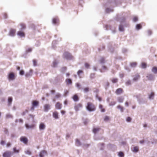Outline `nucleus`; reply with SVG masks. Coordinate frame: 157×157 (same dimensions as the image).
<instances>
[{"mask_svg":"<svg viewBox=\"0 0 157 157\" xmlns=\"http://www.w3.org/2000/svg\"><path fill=\"white\" fill-rule=\"evenodd\" d=\"M138 17H137L136 16L134 17L133 18V21L135 22L137 21H138Z\"/></svg>","mask_w":157,"mask_h":157,"instance_id":"43","label":"nucleus"},{"mask_svg":"<svg viewBox=\"0 0 157 157\" xmlns=\"http://www.w3.org/2000/svg\"><path fill=\"white\" fill-rule=\"evenodd\" d=\"M123 92V90L121 88H120L117 89L115 93L117 95H119L122 93Z\"/></svg>","mask_w":157,"mask_h":157,"instance_id":"6","label":"nucleus"},{"mask_svg":"<svg viewBox=\"0 0 157 157\" xmlns=\"http://www.w3.org/2000/svg\"><path fill=\"white\" fill-rule=\"evenodd\" d=\"M85 67L87 68H88L89 67H90L89 64L87 63H85Z\"/></svg>","mask_w":157,"mask_h":157,"instance_id":"50","label":"nucleus"},{"mask_svg":"<svg viewBox=\"0 0 157 157\" xmlns=\"http://www.w3.org/2000/svg\"><path fill=\"white\" fill-rule=\"evenodd\" d=\"M147 67V64L144 63H143L141 64V67L143 68H145Z\"/></svg>","mask_w":157,"mask_h":157,"instance_id":"38","label":"nucleus"},{"mask_svg":"<svg viewBox=\"0 0 157 157\" xmlns=\"http://www.w3.org/2000/svg\"><path fill=\"white\" fill-rule=\"evenodd\" d=\"M117 108L119 109L121 112H123L124 111L123 107L121 106L120 105H118L117 106Z\"/></svg>","mask_w":157,"mask_h":157,"instance_id":"22","label":"nucleus"},{"mask_svg":"<svg viewBox=\"0 0 157 157\" xmlns=\"http://www.w3.org/2000/svg\"><path fill=\"white\" fill-rule=\"evenodd\" d=\"M109 120V117L107 116H106L105 117V118L104 119V121H107Z\"/></svg>","mask_w":157,"mask_h":157,"instance_id":"44","label":"nucleus"},{"mask_svg":"<svg viewBox=\"0 0 157 157\" xmlns=\"http://www.w3.org/2000/svg\"><path fill=\"white\" fill-rule=\"evenodd\" d=\"M50 109V105L48 104H45L44 105V110L45 112H47Z\"/></svg>","mask_w":157,"mask_h":157,"instance_id":"7","label":"nucleus"},{"mask_svg":"<svg viewBox=\"0 0 157 157\" xmlns=\"http://www.w3.org/2000/svg\"><path fill=\"white\" fill-rule=\"evenodd\" d=\"M64 57L67 59H71L73 58L72 56L69 53L66 52L64 53Z\"/></svg>","mask_w":157,"mask_h":157,"instance_id":"2","label":"nucleus"},{"mask_svg":"<svg viewBox=\"0 0 157 157\" xmlns=\"http://www.w3.org/2000/svg\"><path fill=\"white\" fill-rule=\"evenodd\" d=\"M118 155L120 157H124V154L122 152H119Z\"/></svg>","mask_w":157,"mask_h":157,"instance_id":"36","label":"nucleus"},{"mask_svg":"<svg viewBox=\"0 0 157 157\" xmlns=\"http://www.w3.org/2000/svg\"><path fill=\"white\" fill-rule=\"evenodd\" d=\"M55 107L57 109H60L62 107V104L59 102H57L55 105Z\"/></svg>","mask_w":157,"mask_h":157,"instance_id":"10","label":"nucleus"},{"mask_svg":"<svg viewBox=\"0 0 157 157\" xmlns=\"http://www.w3.org/2000/svg\"><path fill=\"white\" fill-rule=\"evenodd\" d=\"M59 21V19L57 17H55L52 19V23L55 24H58Z\"/></svg>","mask_w":157,"mask_h":157,"instance_id":"14","label":"nucleus"},{"mask_svg":"<svg viewBox=\"0 0 157 157\" xmlns=\"http://www.w3.org/2000/svg\"><path fill=\"white\" fill-rule=\"evenodd\" d=\"M154 95V93L153 92H152L151 94L149 95V98L150 99H152L153 98Z\"/></svg>","mask_w":157,"mask_h":157,"instance_id":"29","label":"nucleus"},{"mask_svg":"<svg viewBox=\"0 0 157 157\" xmlns=\"http://www.w3.org/2000/svg\"><path fill=\"white\" fill-rule=\"evenodd\" d=\"M17 34L19 36L22 37L23 36H25V33L22 32L21 31H18L17 33Z\"/></svg>","mask_w":157,"mask_h":157,"instance_id":"19","label":"nucleus"},{"mask_svg":"<svg viewBox=\"0 0 157 157\" xmlns=\"http://www.w3.org/2000/svg\"><path fill=\"white\" fill-rule=\"evenodd\" d=\"M62 69L63 71H65L67 69V67H63L62 68Z\"/></svg>","mask_w":157,"mask_h":157,"instance_id":"59","label":"nucleus"},{"mask_svg":"<svg viewBox=\"0 0 157 157\" xmlns=\"http://www.w3.org/2000/svg\"><path fill=\"white\" fill-rule=\"evenodd\" d=\"M5 142L4 140H2L0 142V144L1 145H3L5 144Z\"/></svg>","mask_w":157,"mask_h":157,"instance_id":"55","label":"nucleus"},{"mask_svg":"<svg viewBox=\"0 0 157 157\" xmlns=\"http://www.w3.org/2000/svg\"><path fill=\"white\" fill-rule=\"evenodd\" d=\"M15 78V76L13 72L10 73L8 75V79L10 80H13Z\"/></svg>","mask_w":157,"mask_h":157,"instance_id":"9","label":"nucleus"},{"mask_svg":"<svg viewBox=\"0 0 157 157\" xmlns=\"http://www.w3.org/2000/svg\"><path fill=\"white\" fill-rule=\"evenodd\" d=\"M33 62L34 65L36 66V60L34 59L33 60Z\"/></svg>","mask_w":157,"mask_h":157,"instance_id":"58","label":"nucleus"},{"mask_svg":"<svg viewBox=\"0 0 157 157\" xmlns=\"http://www.w3.org/2000/svg\"><path fill=\"white\" fill-rule=\"evenodd\" d=\"M28 112V111L27 110H26L25 111L23 112L22 113V115H24L26 113H27Z\"/></svg>","mask_w":157,"mask_h":157,"instance_id":"57","label":"nucleus"},{"mask_svg":"<svg viewBox=\"0 0 157 157\" xmlns=\"http://www.w3.org/2000/svg\"><path fill=\"white\" fill-rule=\"evenodd\" d=\"M65 81H66V82L67 83V84H71L72 83V82L71 80L70 79H69V78L67 79Z\"/></svg>","mask_w":157,"mask_h":157,"instance_id":"20","label":"nucleus"},{"mask_svg":"<svg viewBox=\"0 0 157 157\" xmlns=\"http://www.w3.org/2000/svg\"><path fill=\"white\" fill-rule=\"evenodd\" d=\"M111 81L113 83H117L118 81V79L116 78H113L111 79Z\"/></svg>","mask_w":157,"mask_h":157,"instance_id":"25","label":"nucleus"},{"mask_svg":"<svg viewBox=\"0 0 157 157\" xmlns=\"http://www.w3.org/2000/svg\"><path fill=\"white\" fill-rule=\"evenodd\" d=\"M25 126L27 129H29V128H31L33 127V125H32L30 126H29V125L27 124H25Z\"/></svg>","mask_w":157,"mask_h":157,"instance_id":"46","label":"nucleus"},{"mask_svg":"<svg viewBox=\"0 0 157 157\" xmlns=\"http://www.w3.org/2000/svg\"><path fill=\"white\" fill-rule=\"evenodd\" d=\"M3 16L4 18L5 19H6L7 17V15L6 13H3Z\"/></svg>","mask_w":157,"mask_h":157,"instance_id":"51","label":"nucleus"},{"mask_svg":"<svg viewBox=\"0 0 157 157\" xmlns=\"http://www.w3.org/2000/svg\"><path fill=\"white\" fill-rule=\"evenodd\" d=\"M13 149L14 153H18L19 152V150L17 149L16 147H14Z\"/></svg>","mask_w":157,"mask_h":157,"instance_id":"42","label":"nucleus"},{"mask_svg":"<svg viewBox=\"0 0 157 157\" xmlns=\"http://www.w3.org/2000/svg\"><path fill=\"white\" fill-rule=\"evenodd\" d=\"M12 153L10 151H7L3 154V157H11Z\"/></svg>","mask_w":157,"mask_h":157,"instance_id":"4","label":"nucleus"},{"mask_svg":"<svg viewBox=\"0 0 157 157\" xmlns=\"http://www.w3.org/2000/svg\"><path fill=\"white\" fill-rule=\"evenodd\" d=\"M147 34L148 35H150L152 33V32L151 30H148V31H147Z\"/></svg>","mask_w":157,"mask_h":157,"instance_id":"61","label":"nucleus"},{"mask_svg":"<svg viewBox=\"0 0 157 157\" xmlns=\"http://www.w3.org/2000/svg\"><path fill=\"white\" fill-rule=\"evenodd\" d=\"M82 105L81 103H78L76 104L74 107V108L75 111H78L79 109L82 108Z\"/></svg>","mask_w":157,"mask_h":157,"instance_id":"5","label":"nucleus"},{"mask_svg":"<svg viewBox=\"0 0 157 157\" xmlns=\"http://www.w3.org/2000/svg\"><path fill=\"white\" fill-rule=\"evenodd\" d=\"M32 51V49L31 48H29L26 50V52L28 53L31 52Z\"/></svg>","mask_w":157,"mask_h":157,"instance_id":"56","label":"nucleus"},{"mask_svg":"<svg viewBox=\"0 0 157 157\" xmlns=\"http://www.w3.org/2000/svg\"><path fill=\"white\" fill-rule=\"evenodd\" d=\"M117 100L119 103H122L124 101V98L122 96H120L117 98Z\"/></svg>","mask_w":157,"mask_h":157,"instance_id":"17","label":"nucleus"},{"mask_svg":"<svg viewBox=\"0 0 157 157\" xmlns=\"http://www.w3.org/2000/svg\"><path fill=\"white\" fill-rule=\"evenodd\" d=\"M125 105L126 106H128V103L127 101L125 102Z\"/></svg>","mask_w":157,"mask_h":157,"instance_id":"64","label":"nucleus"},{"mask_svg":"<svg viewBox=\"0 0 157 157\" xmlns=\"http://www.w3.org/2000/svg\"><path fill=\"white\" fill-rule=\"evenodd\" d=\"M146 77L147 78V80H152L153 79V76L151 74L148 75Z\"/></svg>","mask_w":157,"mask_h":157,"instance_id":"18","label":"nucleus"},{"mask_svg":"<svg viewBox=\"0 0 157 157\" xmlns=\"http://www.w3.org/2000/svg\"><path fill=\"white\" fill-rule=\"evenodd\" d=\"M4 132L6 134H8V129H6V128H4Z\"/></svg>","mask_w":157,"mask_h":157,"instance_id":"52","label":"nucleus"},{"mask_svg":"<svg viewBox=\"0 0 157 157\" xmlns=\"http://www.w3.org/2000/svg\"><path fill=\"white\" fill-rule=\"evenodd\" d=\"M39 102L38 101L36 100L33 101L32 102V106L36 107L38 105Z\"/></svg>","mask_w":157,"mask_h":157,"instance_id":"13","label":"nucleus"},{"mask_svg":"<svg viewBox=\"0 0 157 157\" xmlns=\"http://www.w3.org/2000/svg\"><path fill=\"white\" fill-rule=\"evenodd\" d=\"M58 62H57L56 60L54 61L53 62L52 67H56Z\"/></svg>","mask_w":157,"mask_h":157,"instance_id":"32","label":"nucleus"},{"mask_svg":"<svg viewBox=\"0 0 157 157\" xmlns=\"http://www.w3.org/2000/svg\"><path fill=\"white\" fill-rule=\"evenodd\" d=\"M7 147H9L11 145V144L10 142H8L6 144Z\"/></svg>","mask_w":157,"mask_h":157,"instance_id":"60","label":"nucleus"},{"mask_svg":"<svg viewBox=\"0 0 157 157\" xmlns=\"http://www.w3.org/2000/svg\"><path fill=\"white\" fill-rule=\"evenodd\" d=\"M142 28V25L140 24H138L136 25V29L137 30H139Z\"/></svg>","mask_w":157,"mask_h":157,"instance_id":"31","label":"nucleus"},{"mask_svg":"<svg viewBox=\"0 0 157 157\" xmlns=\"http://www.w3.org/2000/svg\"><path fill=\"white\" fill-rule=\"evenodd\" d=\"M47 154V151H42L40 153V157H43L44 155Z\"/></svg>","mask_w":157,"mask_h":157,"instance_id":"16","label":"nucleus"},{"mask_svg":"<svg viewBox=\"0 0 157 157\" xmlns=\"http://www.w3.org/2000/svg\"><path fill=\"white\" fill-rule=\"evenodd\" d=\"M53 117L56 119L59 118L58 113L57 111H55L53 113L52 115Z\"/></svg>","mask_w":157,"mask_h":157,"instance_id":"11","label":"nucleus"},{"mask_svg":"<svg viewBox=\"0 0 157 157\" xmlns=\"http://www.w3.org/2000/svg\"><path fill=\"white\" fill-rule=\"evenodd\" d=\"M89 87H86L83 88V90L85 93H86L89 91Z\"/></svg>","mask_w":157,"mask_h":157,"instance_id":"30","label":"nucleus"},{"mask_svg":"<svg viewBox=\"0 0 157 157\" xmlns=\"http://www.w3.org/2000/svg\"><path fill=\"white\" fill-rule=\"evenodd\" d=\"M32 70H30V73H26V74L25 75V76L26 77H29V76H30L32 75Z\"/></svg>","mask_w":157,"mask_h":157,"instance_id":"35","label":"nucleus"},{"mask_svg":"<svg viewBox=\"0 0 157 157\" xmlns=\"http://www.w3.org/2000/svg\"><path fill=\"white\" fill-rule=\"evenodd\" d=\"M100 62L101 63H103L105 62L104 58L103 57H102L101 58L100 60Z\"/></svg>","mask_w":157,"mask_h":157,"instance_id":"41","label":"nucleus"},{"mask_svg":"<svg viewBox=\"0 0 157 157\" xmlns=\"http://www.w3.org/2000/svg\"><path fill=\"white\" fill-rule=\"evenodd\" d=\"M61 96V94L59 93L55 95V97L56 98H59Z\"/></svg>","mask_w":157,"mask_h":157,"instance_id":"47","label":"nucleus"},{"mask_svg":"<svg viewBox=\"0 0 157 157\" xmlns=\"http://www.w3.org/2000/svg\"><path fill=\"white\" fill-rule=\"evenodd\" d=\"M140 75H136L135 77L133 78V80L134 81H136L140 78Z\"/></svg>","mask_w":157,"mask_h":157,"instance_id":"28","label":"nucleus"},{"mask_svg":"<svg viewBox=\"0 0 157 157\" xmlns=\"http://www.w3.org/2000/svg\"><path fill=\"white\" fill-rule=\"evenodd\" d=\"M16 30L15 29H12L10 30V36H14Z\"/></svg>","mask_w":157,"mask_h":157,"instance_id":"12","label":"nucleus"},{"mask_svg":"<svg viewBox=\"0 0 157 157\" xmlns=\"http://www.w3.org/2000/svg\"><path fill=\"white\" fill-rule=\"evenodd\" d=\"M72 98L75 101H78L79 99L78 96L76 94L74 95L72 97Z\"/></svg>","mask_w":157,"mask_h":157,"instance_id":"15","label":"nucleus"},{"mask_svg":"<svg viewBox=\"0 0 157 157\" xmlns=\"http://www.w3.org/2000/svg\"><path fill=\"white\" fill-rule=\"evenodd\" d=\"M20 25L21 26V29H25L26 28V25L25 24L23 23H21L20 24Z\"/></svg>","mask_w":157,"mask_h":157,"instance_id":"33","label":"nucleus"},{"mask_svg":"<svg viewBox=\"0 0 157 157\" xmlns=\"http://www.w3.org/2000/svg\"><path fill=\"white\" fill-rule=\"evenodd\" d=\"M131 120V118L130 117H128L126 119V121L128 122H130Z\"/></svg>","mask_w":157,"mask_h":157,"instance_id":"53","label":"nucleus"},{"mask_svg":"<svg viewBox=\"0 0 157 157\" xmlns=\"http://www.w3.org/2000/svg\"><path fill=\"white\" fill-rule=\"evenodd\" d=\"M20 140L22 142L25 144H27L28 142V140L27 137L25 136H22L20 137Z\"/></svg>","mask_w":157,"mask_h":157,"instance_id":"3","label":"nucleus"},{"mask_svg":"<svg viewBox=\"0 0 157 157\" xmlns=\"http://www.w3.org/2000/svg\"><path fill=\"white\" fill-rule=\"evenodd\" d=\"M76 86L78 87V89H81L80 85L79 83H76Z\"/></svg>","mask_w":157,"mask_h":157,"instance_id":"49","label":"nucleus"},{"mask_svg":"<svg viewBox=\"0 0 157 157\" xmlns=\"http://www.w3.org/2000/svg\"><path fill=\"white\" fill-rule=\"evenodd\" d=\"M116 104V102L115 101H113L111 102L110 104H111V105H115Z\"/></svg>","mask_w":157,"mask_h":157,"instance_id":"62","label":"nucleus"},{"mask_svg":"<svg viewBox=\"0 0 157 157\" xmlns=\"http://www.w3.org/2000/svg\"><path fill=\"white\" fill-rule=\"evenodd\" d=\"M6 117L7 118H10V117H12V116L10 114H7L6 115Z\"/></svg>","mask_w":157,"mask_h":157,"instance_id":"63","label":"nucleus"},{"mask_svg":"<svg viewBox=\"0 0 157 157\" xmlns=\"http://www.w3.org/2000/svg\"><path fill=\"white\" fill-rule=\"evenodd\" d=\"M152 71L154 73L156 74L157 73V67H154L152 69Z\"/></svg>","mask_w":157,"mask_h":157,"instance_id":"23","label":"nucleus"},{"mask_svg":"<svg viewBox=\"0 0 157 157\" xmlns=\"http://www.w3.org/2000/svg\"><path fill=\"white\" fill-rule=\"evenodd\" d=\"M125 84L127 86L130 85L131 84V81L129 80L126 82Z\"/></svg>","mask_w":157,"mask_h":157,"instance_id":"40","label":"nucleus"},{"mask_svg":"<svg viewBox=\"0 0 157 157\" xmlns=\"http://www.w3.org/2000/svg\"><path fill=\"white\" fill-rule=\"evenodd\" d=\"M76 144L77 146H79L80 145V143L78 139H77L76 140Z\"/></svg>","mask_w":157,"mask_h":157,"instance_id":"39","label":"nucleus"},{"mask_svg":"<svg viewBox=\"0 0 157 157\" xmlns=\"http://www.w3.org/2000/svg\"><path fill=\"white\" fill-rule=\"evenodd\" d=\"M100 129V128H94L93 130V132L95 134L96 133L98 132L99 131V130Z\"/></svg>","mask_w":157,"mask_h":157,"instance_id":"21","label":"nucleus"},{"mask_svg":"<svg viewBox=\"0 0 157 157\" xmlns=\"http://www.w3.org/2000/svg\"><path fill=\"white\" fill-rule=\"evenodd\" d=\"M86 108L89 111L91 112L94 111L96 107L94 104L91 102H88L86 106Z\"/></svg>","mask_w":157,"mask_h":157,"instance_id":"1","label":"nucleus"},{"mask_svg":"<svg viewBox=\"0 0 157 157\" xmlns=\"http://www.w3.org/2000/svg\"><path fill=\"white\" fill-rule=\"evenodd\" d=\"M137 65V63L135 62H132L130 63V66L132 67H135Z\"/></svg>","mask_w":157,"mask_h":157,"instance_id":"27","label":"nucleus"},{"mask_svg":"<svg viewBox=\"0 0 157 157\" xmlns=\"http://www.w3.org/2000/svg\"><path fill=\"white\" fill-rule=\"evenodd\" d=\"M12 101V98L11 97H9L8 98V105H10Z\"/></svg>","mask_w":157,"mask_h":157,"instance_id":"34","label":"nucleus"},{"mask_svg":"<svg viewBox=\"0 0 157 157\" xmlns=\"http://www.w3.org/2000/svg\"><path fill=\"white\" fill-rule=\"evenodd\" d=\"M24 74V71L23 70H21L20 71V75H23Z\"/></svg>","mask_w":157,"mask_h":157,"instance_id":"54","label":"nucleus"},{"mask_svg":"<svg viewBox=\"0 0 157 157\" xmlns=\"http://www.w3.org/2000/svg\"><path fill=\"white\" fill-rule=\"evenodd\" d=\"M46 128L45 125L42 122L40 123L39 125V129L40 130H43L45 129Z\"/></svg>","mask_w":157,"mask_h":157,"instance_id":"8","label":"nucleus"},{"mask_svg":"<svg viewBox=\"0 0 157 157\" xmlns=\"http://www.w3.org/2000/svg\"><path fill=\"white\" fill-rule=\"evenodd\" d=\"M139 151V147L137 146H136L133 147L132 151L134 152H137Z\"/></svg>","mask_w":157,"mask_h":157,"instance_id":"24","label":"nucleus"},{"mask_svg":"<svg viewBox=\"0 0 157 157\" xmlns=\"http://www.w3.org/2000/svg\"><path fill=\"white\" fill-rule=\"evenodd\" d=\"M119 29L121 31H123L124 30L123 27L122 25H120L119 27Z\"/></svg>","mask_w":157,"mask_h":157,"instance_id":"45","label":"nucleus"},{"mask_svg":"<svg viewBox=\"0 0 157 157\" xmlns=\"http://www.w3.org/2000/svg\"><path fill=\"white\" fill-rule=\"evenodd\" d=\"M25 153L26 154L29 155H30L31 154V152L29 150H28L25 151Z\"/></svg>","mask_w":157,"mask_h":157,"instance_id":"48","label":"nucleus"},{"mask_svg":"<svg viewBox=\"0 0 157 157\" xmlns=\"http://www.w3.org/2000/svg\"><path fill=\"white\" fill-rule=\"evenodd\" d=\"M99 109L101 110V112H104L105 111V109H104L103 108V106L101 105V104L99 105Z\"/></svg>","mask_w":157,"mask_h":157,"instance_id":"26","label":"nucleus"},{"mask_svg":"<svg viewBox=\"0 0 157 157\" xmlns=\"http://www.w3.org/2000/svg\"><path fill=\"white\" fill-rule=\"evenodd\" d=\"M83 72L82 71L79 70L77 72V74L79 76V78H81V77L80 76V74L82 73Z\"/></svg>","mask_w":157,"mask_h":157,"instance_id":"37","label":"nucleus"}]
</instances>
